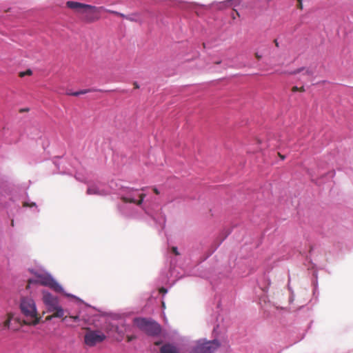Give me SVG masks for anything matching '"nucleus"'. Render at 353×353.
I'll list each match as a JSON object with an SVG mask.
<instances>
[{
	"instance_id": "39448f33",
	"label": "nucleus",
	"mask_w": 353,
	"mask_h": 353,
	"mask_svg": "<svg viewBox=\"0 0 353 353\" xmlns=\"http://www.w3.org/2000/svg\"><path fill=\"white\" fill-rule=\"evenodd\" d=\"M219 346L220 343L217 340L199 341L191 347L189 353H214Z\"/></svg>"
},
{
	"instance_id": "20e7f679",
	"label": "nucleus",
	"mask_w": 353,
	"mask_h": 353,
	"mask_svg": "<svg viewBox=\"0 0 353 353\" xmlns=\"http://www.w3.org/2000/svg\"><path fill=\"white\" fill-rule=\"evenodd\" d=\"M134 322L138 328L148 335L156 336L161 332L160 325L154 321H149L145 318H136Z\"/></svg>"
},
{
	"instance_id": "cd10ccee",
	"label": "nucleus",
	"mask_w": 353,
	"mask_h": 353,
	"mask_svg": "<svg viewBox=\"0 0 353 353\" xmlns=\"http://www.w3.org/2000/svg\"><path fill=\"white\" fill-rule=\"evenodd\" d=\"M70 94L72 95V96H79V95H80V93H79V92H75L70 93Z\"/></svg>"
},
{
	"instance_id": "473e14b6",
	"label": "nucleus",
	"mask_w": 353,
	"mask_h": 353,
	"mask_svg": "<svg viewBox=\"0 0 353 353\" xmlns=\"http://www.w3.org/2000/svg\"><path fill=\"white\" fill-rule=\"evenodd\" d=\"M160 344H161V341H156V342L154 343V345H159Z\"/></svg>"
},
{
	"instance_id": "a211bd4d",
	"label": "nucleus",
	"mask_w": 353,
	"mask_h": 353,
	"mask_svg": "<svg viewBox=\"0 0 353 353\" xmlns=\"http://www.w3.org/2000/svg\"><path fill=\"white\" fill-rule=\"evenodd\" d=\"M32 71L30 69H28V70H27L25 72H21L19 73V77H25L26 75H28V76L32 75Z\"/></svg>"
},
{
	"instance_id": "aec40b11",
	"label": "nucleus",
	"mask_w": 353,
	"mask_h": 353,
	"mask_svg": "<svg viewBox=\"0 0 353 353\" xmlns=\"http://www.w3.org/2000/svg\"><path fill=\"white\" fill-rule=\"evenodd\" d=\"M304 70H305V68L302 67V68H298V69L291 72L290 74H299Z\"/></svg>"
},
{
	"instance_id": "7ed1b4c3",
	"label": "nucleus",
	"mask_w": 353,
	"mask_h": 353,
	"mask_svg": "<svg viewBox=\"0 0 353 353\" xmlns=\"http://www.w3.org/2000/svg\"><path fill=\"white\" fill-rule=\"evenodd\" d=\"M23 325L21 320L14 317L12 312H8L0 318V328L2 331L17 332Z\"/></svg>"
},
{
	"instance_id": "5701e85b",
	"label": "nucleus",
	"mask_w": 353,
	"mask_h": 353,
	"mask_svg": "<svg viewBox=\"0 0 353 353\" xmlns=\"http://www.w3.org/2000/svg\"><path fill=\"white\" fill-rule=\"evenodd\" d=\"M127 339H128V341L130 342V341H132L133 339H136V336H133V335L128 336Z\"/></svg>"
},
{
	"instance_id": "4468645a",
	"label": "nucleus",
	"mask_w": 353,
	"mask_h": 353,
	"mask_svg": "<svg viewBox=\"0 0 353 353\" xmlns=\"http://www.w3.org/2000/svg\"><path fill=\"white\" fill-rule=\"evenodd\" d=\"M87 194H99L103 195V194L99 191V190L94 186L89 187L87 189Z\"/></svg>"
},
{
	"instance_id": "dca6fc26",
	"label": "nucleus",
	"mask_w": 353,
	"mask_h": 353,
	"mask_svg": "<svg viewBox=\"0 0 353 353\" xmlns=\"http://www.w3.org/2000/svg\"><path fill=\"white\" fill-rule=\"evenodd\" d=\"M105 12L115 14L117 16H119V17L125 18V19H126V17H128V15H125L123 13L119 12L117 11H114V10H108V9L105 10Z\"/></svg>"
},
{
	"instance_id": "2eb2a0df",
	"label": "nucleus",
	"mask_w": 353,
	"mask_h": 353,
	"mask_svg": "<svg viewBox=\"0 0 353 353\" xmlns=\"http://www.w3.org/2000/svg\"><path fill=\"white\" fill-rule=\"evenodd\" d=\"M126 19L130 21L137 22L139 21V17L138 14L134 13L130 15H128V17H126Z\"/></svg>"
},
{
	"instance_id": "9b49d317",
	"label": "nucleus",
	"mask_w": 353,
	"mask_h": 353,
	"mask_svg": "<svg viewBox=\"0 0 353 353\" xmlns=\"http://www.w3.org/2000/svg\"><path fill=\"white\" fill-rule=\"evenodd\" d=\"M160 353H179L178 348L172 343H165L160 348Z\"/></svg>"
},
{
	"instance_id": "4be33fe9",
	"label": "nucleus",
	"mask_w": 353,
	"mask_h": 353,
	"mask_svg": "<svg viewBox=\"0 0 353 353\" xmlns=\"http://www.w3.org/2000/svg\"><path fill=\"white\" fill-rule=\"evenodd\" d=\"M172 252H173V253H174L176 255H179V252H178V250H177V248H176V247H172Z\"/></svg>"
},
{
	"instance_id": "393cba45",
	"label": "nucleus",
	"mask_w": 353,
	"mask_h": 353,
	"mask_svg": "<svg viewBox=\"0 0 353 353\" xmlns=\"http://www.w3.org/2000/svg\"><path fill=\"white\" fill-rule=\"evenodd\" d=\"M159 292L161 294H165L167 292V290L164 288H161L159 289Z\"/></svg>"
},
{
	"instance_id": "c85d7f7f",
	"label": "nucleus",
	"mask_w": 353,
	"mask_h": 353,
	"mask_svg": "<svg viewBox=\"0 0 353 353\" xmlns=\"http://www.w3.org/2000/svg\"><path fill=\"white\" fill-rule=\"evenodd\" d=\"M133 85H134V88H135V89H138V88H139V84H138V83H137V82H134V83H133Z\"/></svg>"
},
{
	"instance_id": "6e6552de",
	"label": "nucleus",
	"mask_w": 353,
	"mask_h": 353,
	"mask_svg": "<svg viewBox=\"0 0 353 353\" xmlns=\"http://www.w3.org/2000/svg\"><path fill=\"white\" fill-rule=\"evenodd\" d=\"M51 315H48L46 318V321H50L53 318H63V320L65 321V323L70 325H72L71 322H76L79 320L78 316H64L65 312L63 310H59L56 312H52Z\"/></svg>"
},
{
	"instance_id": "ddd939ff",
	"label": "nucleus",
	"mask_w": 353,
	"mask_h": 353,
	"mask_svg": "<svg viewBox=\"0 0 353 353\" xmlns=\"http://www.w3.org/2000/svg\"><path fill=\"white\" fill-rule=\"evenodd\" d=\"M57 300V298L53 296L50 293H44L43 296V301L45 303L46 306L48 304L54 302V301Z\"/></svg>"
},
{
	"instance_id": "412c9836",
	"label": "nucleus",
	"mask_w": 353,
	"mask_h": 353,
	"mask_svg": "<svg viewBox=\"0 0 353 353\" xmlns=\"http://www.w3.org/2000/svg\"><path fill=\"white\" fill-rule=\"evenodd\" d=\"M298 3H297V8L302 10L303 9V3H302V1L303 0H296Z\"/></svg>"
},
{
	"instance_id": "f8f14e48",
	"label": "nucleus",
	"mask_w": 353,
	"mask_h": 353,
	"mask_svg": "<svg viewBox=\"0 0 353 353\" xmlns=\"http://www.w3.org/2000/svg\"><path fill=\"white\" fill-rule=\"evenodd\" d=\"M46 309L48 312H56L59 310H63L62 307L59 305L58 299L46 305Z\"/></svg>"
},
{
	"instance_id": "f704fd0d",
	"label": "nucleus",
	"mask_w": 353,
	"mask_h": 353,
	"mask_svg": "<svg viewBox=\"0 0 353 353\" xmlns=\"http://www.w3.org/2000/svg\"><path fill=\"white\" fill-rule=\"evenodd\" d=\"M132 190H134V189H133V188H131V189H130V190H129V192H130V191H132Z\"/></svg>"
},
{
	"instance_id": "c756f323",
	"label": "nucleus",
	"mask_w": 353,
	"mask_h": 353,
	"mask_svg": "<svg viewBox=\"0 0 353 353\" xmlns=\"http://www.w3.org/2000/svg\"><path fill=\"white\" fill-rule=\"evenodd\" d=\"M33 205H35V203H32L31 205H28L27 203H23V206L26 207V206H33Z\"/></svg>"
},
{
	"instance_id": "423d86ee",
	"label": "nucleus",
	"mask_w": 353,
	"mask_h": 353,
	"mask_svg": "<svg viewBox=\"0 0 353 353\" xmlns=\"http://www.w3.org/2000/svg\"><path fill=\"white\" fill-rule=\"evenodd\" d=\"M105 339L106 336L101 331L86 328V332L84 335V343L86 345L93 347L103 342Z\"/></svg>"
},
{
	"instance_id": "7c9ffc66",
	"label": "nucleus",
	"mask_w": 353,
	"mask_h": 353,
	"mask_svg": "<svg viewBox=\"0 0 353 353\" xmlns=\"http://www.w3.org/2000/svg\"><path fill=\"white\" fill-rule=\"evenodd\" d=\"M274 44H275L276 47H277V48H278V47L279 46V42L277 41V40H276V39H274Z\"/></svg>"
},
{
	"instance_id": "f03ea898",
	"label": "nucleus",
	"mask_w": 353,
	"mask_h": 353,
	"mask_svg": "<svg viewBox=\"0 0 353 353\" xmlns=\"http://www.w3.org/2000/svg\"><path fill=\"white\" fill-rule=\"evenodd\" d=\"M36 279H29L28 287L32 283H39L41 285L48 286L57 292L63 290L62 287L48 274L46 273H34Z\"/></svg>"
},
{
	"instance_id": "a878e982",
	"label": "nucleus",
	"mask_w": 353,
	"mask_h": 353,
	"mask_svg": "<svg viewBox=\"0 0 353 353\" xmlns=\"http://www.w3.org/2000/svg\"><path fill=\"white\" fill-rule=\"evenodd\" d=\"M305 74L312 75L313 74V72L309 69L305 68Z\"/></svg>"
},
{
	"instance_id": "9d476101",
	"label": "nucleus",
	"mask_w": 353,
	"mask_h": 353,
	"mask_svg": "<svg viewBox=\"0 0 353 353\" xmlns=\"http://www.w3.org/2000/svg\"><path fill=\"white\" fill-rule=\"evenodd\" d=\"M139 199L137 201V200H135L133 198H130V197H128L126 196H122L121 197V200L123 202H124V203H135L137 205L140 206V205H141V204L143 202L144 198L145 197V194H143H143H140L139 195Z\"/></svg>"
},
{
	"instance_id": "f257e3e1",
	"label": "nucleus",
	"mask_w": 353,
	"mask_h": 353,
	"mask_svg": "<svg viewBox=\"0 0 353 353\" xmlns=\"http://www.w3.org/2000/svg\"><path fill=\"white\" fill-rule=\"evenodd\" d=\"M20 310L24 316L21 320L23 324L28 325H36L41 320L39 316L34 300L30 297H23L21 299Z\"/></svg>"
},
{
	"instance_id": "bb28decb",
	"label": "nucleus",
	"mask_w": 353,
	"mask_h": 353,
	"mask_svg": "<svg viewBox=\"0 0 353 353\" xmlns=\"http://www.w3.org/2000/svg\"><path fill=\"white\" fill-rule=\"evenodd\" d=\"M152 190L156 194H159V191L156 187H153Z\"/></svg>"
},
{
	"instance_id": "72a5a7b5",
	"label": "nucleus",
	"mask_w": 353,
	"mask_h": 353,
	"mask_svg": "<svg viewBox=\"0 0 353 353\" xmlns=\"http://www.w3.org/2000/svg\"><path fill=\"white\" fill-rule=\"evenodd\" d=\"M11 225H12V226H14V221L13 220L11 222Z\"/></svg>"
},
{
	"instance_id": "f3484780",
	"label": "nucleus",
	"mask_w": 353,
	"mask_h": 353,
	"mask_svg": "<svg viewBox=\"0 0 353 353\" xmlns=\"http://www.w3.org/2000/svg\"><path fill=\"white\" fill-rule=\"evenodd\" d=\"M92 91L104 92V90H103L101 89H99V90L86 89V90H83L79 91V93H80V94H84L88 93Z\"/></svg>"
},
{
	"instance_id": "1a4fd4ad",
	"label": "nucleus",
	"mask_w": 353,
	"mask_h": 353,
	"mask_svg": "<svg viewBox=\"0 0 353 353\" xmlns=\"http://www.w3.org/2000/svg\"><path fill=\"white\" fill-rule=\"evenodd\" d=\"M66 6L68 8H70L79 14H82L83 10V9H85V8H90L89 4H85V3L77 2V1H67Z\"/></svg>"
},
{
	"instance_id": "2f4dec72",
	"label": "nucleus",
	"mask_w": 353,
	"mask_h": 353,
	"mask_svg": "<svg viewBox=\"0 0 353 353\" xmlns=\"http://www.w3.org/2000/svg\"><path fill=\"white\" fill-rule=\"evenodd\" d=\"M279 156L280 157V158H281L282 160L285 159V156H284V155H282V154H281L280 153H279Z\"/></svg>"
},
{
	"instance_id": "6ab92c4d",
	"label": "nucleus",
	"mask_w": 353,
	"mask_h": 353,
	"mask_svg": "<svg viewBox=\"0 0 353 353\" xmlns=\"http://www.w3.org/2000/svg\"><path fill=\"white\" fill-rule=\"evenodd\" d=\"M292 91L294 92H297V91L303 92L305 91V88L303 86H301L300 88H299L297 86H294L292 88Z\"/></svg>"
},
{
	"instance_id": "0eeeda50",
	"label": "nucleus",
	"mask_w": 353,
	"mask_h": 353,
	"mask_svg": "<svg viewBox=\"0 0 353 353\" xmlns=\"http://www.w3.org/2000/svg\"><path fill=\"white\" fill-rule=\"evenodd\" d=\"M90 8H85L83 12V20L86 23H93L100 19L99 15L101 11H105L107 10L103 6L96 7L92 5H89Z\"/></svg>"
},
{
	"instance_id": "b1692460",
	"label": "nucleus",
	"mask_w": 353,
	"mask_h": 353,
	"mask_svg": "<svg viewBox=\"0 0 353 353\" xmlns=\"http://www.w3.org/2000/svg\"><path fill=\"white\" fill-rule=\"evenodd\" d=\"M254 56L258 60H261L262 58V56L259 54L258 52H255Z\"/></svg>"
}]
</instances>
